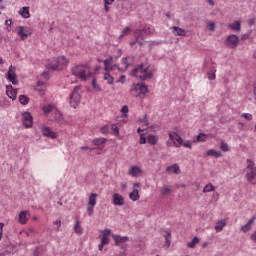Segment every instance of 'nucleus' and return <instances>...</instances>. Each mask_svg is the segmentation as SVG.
<instances>
[{
    "label": "nucleus",
    "mask_w": 256,
    "mask_h": 256,
    "mask_svg": "<svg viewBox=\"0 0 256 256\" xmlns=\"http://www.w3.org/2000/svg\"><path fill=\"white\" fill-rule=\"evenodd\" d=\"M132 76L136 77V79H140V81H147L149 79H153V72L149 65L139 64L134 68Z\"/></svg>",
    "instance_id": "obj_1"
},
{
    "label": "nucleus",
    "mask_w": 256,
    "mask_h": 256,
    "mask_svg": "<svg viewBox=\"0 0 256 256\" xmlns=\"http://www.w3.org/2000/svg\"><path fill=\"white\" fill-rule=\"evenodd\" d=\"M72 75L78 77L81 81H87L91 78V69L83 64L77 65L72 68Z\"/></svg>",
    "instance_id": "obj_2"
},
{
    "label": "nucleus",
    "mask_w": 256,
    "mask_h": 256,
    "mask_svg": "<svg viewBox=\"0 0 256 256\" xmlns=\"http://www.w3.org/2000/svg\"><path fill=\"white\" fill-rule=\"evenodd\" d=\"M67 65H69V60H67L65 56H60L47 63L46 69H48V71H61V69L67 67Z\"/></svg>",
    "instance_id": "obj_3"
},
{
    "label": "nucleus",
    "mask_w": 256,
    "mask_h": 256,
    "mask_svg": "<svg viewBox=\"0 0 256 256\" xmlns=\"http://www.w3.org/2000/svg\"><path fill=\"white\" fill-rule=\"evenodd\" d=\"M133 97H139V99H145V95L149 93V88L144 83L133 84L131 88Z\"/></svg>",
    "instance_id": "obj_4"
},
{
    "label": "nucleus",
    "mask_w": 256,
    "mask_h": 256,
    "mask_svg": "<svg viewBox=\"0 0 256 256\" xmlns=\"http://www.w3.org/2000/svg\"><path fill=\"white\" fill-rule=\"evenodd\" d=\"M81 86H75L72 93L70 94V105L73 109H77L79 103L81 102V95H79V91Z\"/></svg>",
    "instance_id": "obj_5"
},
{
    "label": "nucleus",
    "mask_w": 256,
    "mask_h": 256,
    "mask_svg": "<svg viewBox=\"0 0 256 256\" xmlns=\"http://www.w3.org/2000/svg\"><path fill=\"white\" fill-rule=\"evenodd\" d=\"M16 33L22 41H25V39H27V37H31V35H32L31 30H29V28H27L25 26H18L16 28Z\"/></svg>",
    "instance_id": "obj_6"
},
{
    "label": "nucleus",
    "mask_w": 256,
    "mask_h": 256,
    "mask_svg": "<svg viewBox=\"0 0 256 256\" xmlns=\"http://www.w3.org/2000/svg\"><path fill=\"white\" fill-rule=\"evenodd\" d=\"M239 45V36L231 34L226 38V46L235 49Z\"/></svg>",
    "instance_id": "obj_7"
},
{
    "label": "nucleus",
    "mask_w": 256,
    "mask_h": 256,
    "mask_svg": "<svg viewBox=\"0 0 256 256\" xmlns=\"http://www.w3.org/2000/svg\"><path fill=\"white\" fill-rule=\"evenodd\" d=\"M7 79L12 83V85H18L19 80H17V74L15 73V67L11 65L9 67L8 73H7Z\"/></svg>",
    "instance_id": "obj_8"
},
{
    "label": "nucleus",
    "mask_w": 256,
    "mask_h": 256,
    "mask_svg": "<svg viewBox=\"0 0 256 256\" xmlns=\"http://www.w3.org/2000/svg\"><path fill=\"white\" fill-rule=\"evenodd\" d=\"M22 121L26 129L33 127V116L29 112H24L22 114Z\"/></svg>",
    "instance_id": "obj_9"
},
{
    "label": "nucleus",
    "mask_w": 256,
    "mask_h": 256,
    "mask_svg": "<svg viewBox=\"0 0 256 256\" xmlns=\"http://www.w3.org/2000/svg\"><path fill=\"white\" fill-rule=\"evenodd\" d=\"M149 33H151V30L147 27H144L142 29H136L134 31V37L135 39H145V37H147Z\"/></svg>",
    "instance_id": "obj_10"
},
{
    "label": "nucleus",
    "mask_w": 256,
    "mask_h": 256,
    "mask_svg": "<svg viewBox=\"0 0 256 256\" xmlns=\"http://www.w3.org/2000/svg\"><path fill=\"white\" fill-rule=\"evenodd\" d=\"M169 137L176 147L183 145V138L177 132H169Z\"/></svg>",
    "instance_id": "obj_11"
},
{
    "label": "nucleus",
    "mask_w": 256,
    "mask_h": 256,
    "mask_svg": "<svg viewBox=\"0 0 256 256\" xmlns=\"http://www.w3.org/2000/svg\"><path fill=\"white\" fill-rule=\"evenodd\" d=\"M112 203L118 207H123V205H125V197L119 193H114L112 196Z\"/></svg>",
    "instance_id": "obj_12"
},
{
    "label": "nucleus",
    "mask_w": 256,
    "mask_h": 256,
    "mask_svg": "<svg viewBox=\"0 0 256 256\" xmlns=\"http://www.w3.org/2000/svg\"><path fill=\"white\" fill-rule=\"evenodd\" d=\"M112 237L115 241V245L117 247L127 243V241H129V238L127 236H119L117 234H112Z\"/></svg>",
    "instance_id": "obj_13"
},
{
    "label": "nucleus",
    "mask_w": 256,
    "mask_h": 256,
    "mask_svg": "<svg viewBox=\"0 0 256 256\" xmlns=\"http://www.w3.org/2000/svg\"><path fill=\"white\" fill-rule=\"evenodd\" d=\"M42 135H44V137H48L49 139H57V134L47 126L42 127Z\"/></svg>",
    "instance_id": "obj_14"
},
{
    "label": "nucleus",
    "mask_w": 256,
    "mask_h": 256,
    "mask_svg": "<svg viewBox=\"0 0 256 256\" xmlns=\"http://www.w3.org/2000/svg\"><path fill=\"white\" fill-rule=\"evenodd\" d=\"M6 95L9 97V99H12V101L17 99V90L13 89V85L6 86Z\"/></svg>",
    "instance_id": "obj_15"
},
{
    "label": "nucleus",
    "mask_w": 256,
    "mask_h": 256,
    "mask_svg": "<svg viewBox=\"0 0 256 256\" xmlns=\"http://www.w3.org/2000/svg\"><path fill=\"white\" fill-rule=\"evenodd\" d=\"M246 178L248 183H251L252 185H256V167L252 168V170L247 172Z\"/></svg>",
    "instance_id": "obj_16"
},
{
    "label": "nucleus",
    "mask_w": 256,
    "mask_h": 256,
    "mask_svg": "<svg viewBox=\"0 0 256 256\" xmlns=\"http://www.w3.org/2000/svg\"><path fill=\"white\" fill-rule=\"evenodd\" d=\"M129 175H131V177H139L141 175V173H143V170H141L140 167L138 166H132L129 169Z\"/></svg>",
    "instance_id": "obj_17"
},
{
    "label": "nucleus",
    "mask_w": 256,
    "mask_h": 256,
    "mask_svg": "<svg viewBox=\"0 0 256 256\" xmlns=\"http://www.w3.org/2000/svg\"><path fill=\"white\" fill-rule=\"evenodd\" d=\"M162 235L165 238L164 247H166V249H169V247L171 246V232L165 230L162 232Z\"/></svg>",
    "instance_id": "obj_18"
},
{
    "label": "nucleus",
    "mask_w": 256,
    "mask_h": 256,
    "mask_svg": "<svg viewBox=\"0 0 256 256\" xmlns=\"http://www.w3.org/2000/svg\"><path fill=\"white\" fill-rule=\"evenodd\" d=\"M255 219V217H252L247 224L241 227V231H243V233H249V231H251V227H253V223H255Z\"/></svg>",
    "instance_id": "obj_19"
},
{
    "label": "nucleus",
    "mask_w": 256,
    "mask_h": 256,
    "mask_svg": "<svg viewBox=\"0 0 256 256\" xmlns=\"http://www.w3.org/2000/svg\"><path fill=\"white\" fill-rule=\"evenodd\" d=\"M172 29H173L172 32L174 35H176L178 37H185V35H186L185 29H183L179 26H174V27H172Z\"/></svg>",
    "instance_id": "obj_20"
},
{
    "label": "nucleus",
    "mask_w": 256,
    "mask_h": 256,
    "mask_svg": "<svg viewBox=\"0 0 256 256\" xmlns=\"http://www.w3.org/2000/svg\"><path fill=\"white\" fill-rule=\"evenodd\" d=\"M167 173H174L175 175H179V173H181V170L179 169V165L174 164L171 166H168L166 168Z\"/></svg>",
    "instance_id": "obj_21"
},
{
    "label": "nucleus",
    "mask_w": 256,
    "mask_h": 256,
    "mask_svg": "<svg viewBox=\"0 0 256 256\" xmlns=\"http://www.w3.org/2000/svg\"><path fill=\"white\" fill-rule=\"evenodd\" d=\"M207 157H216V159H219V157H223V153L215 150V149H210L206 152Z\"/></svg>",
    "instance_id": "obj_22"
},
{
    "label": "nucleus",
    "mask_w": 256,
    "mask_h": 256,
    "mask_svg": "<svg viewBox=\"0 0 256 256\" xmlns=\"http://www.w3.org/2000/svg\"><path fill=\"white\" fill-rule=\"evenodd\" d=\"M19 15H21L23 19H29V17H31V14L29 13V7H22L19 11Z\"/></svg>",
    "instance_id": "obj_23"
},
{
    "label": "nucleus",
    "mask_w": 256,
    "mask_h": 256,
    "mask_svg": "<svg viewBox=\"0 0 256 256\" xmlns=\"http://www.w3.org/2000/svg\"><path fill=\"white\" fill-rule=\"evenodd\" d=\"M95 205H97V194L96 193H92L89 196L88 206L95 207Z\"/></svg>",
    "instance_id": "obj_24"
},
{
    "label": "nucleus",
    "mask_w": 256,
    "mask_h": 256,
    "mask_svg": "<svg viewBox=\"0 0 256 256\" xmlns=\"http://www.w3.org/2000/svg\"><path fill=\"white\" fill-rule=\"evenodd\" d=\"M147 143H149V145H157V142L159 141L157 139V136L153 135V134H149L147 137Z\"/></svg>",
    "instance_id": "obj_25"
},
{
    "label": "nucleus",
    "mask_w": 256,
    "mask_h": 256,
    "mask_svg": "<svg viewBox=\"0 0 256 256\" xmlns=\"http://www.w3.org/2000/svg\"><path fill=\"white\" fill-rule=\"evenodd\" d=\"M27 213H29L28 211H22L19 214V223H21V225H25L27 223Z\"/></svg>",
    "instance_id": "obj_26"
},
{
    "label": "nucleus",
    "mask_w": 256,
    "mask_h": 256,
    "mask_svg": "<svg viewBox=\"0 0 256 256\" xmlns=\"http://www.w3.org/2000/svg\"><path fill=\"white\" fill-rule=\"evenodd\" d=\"M129 197L131 199V201H139L140 196H139V190L138 189H134L130 194Z\"/></svg>",
    "instance_id": "obj_27"
},
{
    "label": "nucleus",
    "mask_w": 256,
    "mask_h": 256,
    "mask_svg": "<svg viewBox=\"0 0 256 256\" xmlns=\"http://www.w3.org/2000/svg\"><path fill=\"white\" fill-rule=\"evenodd\" d=\"M199 243V237L195 236L191 242L187 243V247H189V249H195V246Z\"/></svg>",
    "instance_id": "obj_28"
},
{
    "label": "nucleus",
    "mask_w": 256,
    "mask_h": 256,
    "mask_svg": "<svg viewBox=\"0 0 256 256\" xmlns=\"http://www.w3.org/2000/svg\"><path fill=\"white\" fill-rule=\"evenodd\" d=\"M29 97L27 95H20L19 96V103H21V105H29Z\"/></svg>",
    "instance_id": "obj_29"
},
{
    "label": "nucleus",
    "mask_w": 256,
    "mask_h": 256,
    "mask_svg": "<svg viewBox=\"0 0 256 256\" xmlns=\"http://www.w3.org/2000/svg\"><path fill=\"white\" fill-rule=\"evenodd\" d=\"M229 27L234 31H241V22L235 21L234 23L229 24Z\"/></svg>",
    "instance_id": "obj_30"
},
{
    "label": "nucleus",
    "mask_w": 256,
    "mask_h": 256,
    "mask_svg": "<svg viewBox=\"0 0 256 256\" xmlns=\"http://www.w3.org/2000/svg\"><path fill=\"white\" fill-rule=\"evenodd\" d=\"M113 59H114V56H110L108 59H105L103 61L104 63V66H105V71H109V65H111L113 63Z\"/></svg>",
    "instance_id": "obj_31"
},
{
    "label": "nucleus",
    "mask_w": 256,
    "mask_h": 256,
    "mask_svg": "<svg viewBox=\"0 0 256 256\" xmlns=\"http://www.w3.org/2000/svg\"><path fill=\"white\" fill-rule=\"evenodd\" d=\"M81 222H79V220L76 221V225L74 226V231L75 233H77L78 235H82L83 234V228L81 227Z\"/></svg>",
    "instance_id": "obj_32"
},
{
    "label": "nucleus",
    "mask_w": 256,
    "mask_h": 256,
    "mask_svg": "<svg viewBox=\"0 0 256 256\" xmlns=\"http://www.w3.org/2000/svg\"><path fill=\"white\" fill-rule=\"evenodd\" d=\"M225 225H227L225 220L218 221L215 225L216 231H223V227H225Z\"/></svg>",
    "instance_id": "obj_33"
},
{
    "label": "nucleus",
    "mask_w": 256,
    "mask_h": 256,
    "mask_svg": "<svg viewBox=\"0 0 256 256\" xmlns=\"http://www.w3.org/2000/svg\"><path fill=\"white\" fill-rule=\"evenodd\" d=\"M55 121L59 123L60 125L65 124V119L63 118V114L61 112H58L55 116Z\"/></svg>",
    "instance_id": "obj_34"
},
{
    "label": "nucleus",
    "mask_w": 256,
    "mask_h": 256,
    "mask_svg": "<svg viewBox=\"0 0 256 256\" xmlns=\"http://www.w3.org/2000/svg\"><path fill=\"white\" fill-rule=\"evenodd\" d=\"M104 80L107 81L108 85H113L115 78L111 76L109 73H105Z\"/></svg>",
    "instance_id": "obj_35"
},
{
    "label": "nucleus",
    "mask_w": 256,
    "mask_h": 256,
    "mask_svg": "<svg viewBox=\"0 0 256 256\" xmlns=\"http://www.w3.org/2000/svg\"><path fill=\"white\" fill-rule=\"evenodd\" d=\"M105 141H107V139H105V138H96L93 140V143H94V145L99 147V145H103L105 143Z\"/></svg>",
    "instance_id": "obj_36"
},
{
    "label": "nucleus",
    "mask_w": 256,
    "mask_h": 256,
    "mask_svg": "<svg viewBox=\"0 0 256 256\" xmlns=\"http://www.w3.org/2000/svg\"><path fill=\"white\" fill-rule=\"evenodd\" d=\"M204 141H207V134H205V133H200V134L197 136V142H198V143H203Z\"/></svg>",
    "instance_id": "obj_37"
},
{
    "label": "nucleus",
    "mask_w": 256,
    "mask_h": 256,
    "mask_svg": "<svg viewBox=\"0 0 256 256\" xmlns=\"http://www.w3.org/2000/svg\"><path fill=\"white\" fill-rule=\"evenodd\" d=\"M214 189L215 187L213 186V184H207L203 189V193H211V191H213Z\"/></svg>",
    "instance_id": "obj_38"
},
{
    "label": "nucleus",
    "mask_w": 256,
    "mask_h": 256,
    "mask_svg": "<svg viewBox=\"0 0 256 256\" xmlns=\"http://www.w3.org/2000/svg\"><path fill=\"white\" fill-rule=\"evenodd\" d=\"M92 87H93L94 91H99V92L103 91V89H101V87H99L97 85V79H95V78H93V80H92Z\"/></svg>",
    "instance_id": "obj_39"
},
{
    "label": "nucleus",
    "mask_w": 256,
    "mask_h": 256,
    "mask_svg": "<svg viewBox=\"0 0 256 256\" xmlns=\"http://www.w3.org/2000/svg\"><path fill=\"white\" fill-rule=\"evenodd\" d=\"M215 73H217V70H212L207 73L208 79L210 81H215V79H216Z\"/></svg>",
    "instance_id": "obj_40"
},
{
    "label": "nucleus",
    "mask_w": 256,
    "mask_h": 256,
    "mask_svg": "<svg viewBox=\"0 0 256 256\" xmlns=\"http://www.w3.org/2000/svg\"><path fill=\"white\" fill-rule=\"evenodd\" d=\"M247 169H250V171H253L255 169V162L251 159H247Z\"/></svg>",
    "instance_id": "obj_41"
},
{
    "label": "nucleus",
    "mask_w": 256,
    "mask_h": 256,
    "mask_svg": "<svg viewBox=\"0 0 256 256\" xmlns=\"http://www.w3.org/2000/svg\"><path fill=\"white\" fill-rule=\"evenodd\" d=\"M220 149L221 151L227 152L229 151V144H227L226 142L222 141L220 144Z\"/></svg>",
    "instance_id": "obj_42"
},
{
    "label": "nucleus",
    "mask_w": 256,
    "mask_h": 256,
    "mask_svg": "<svg viewBox=\"0 0 256 256\" xmlns=\"http://www.w3.org/2000/svg\"><path fill=\"white\" fill-rule=\"evenodd\" d=\"M111 129H112L113 135H115L116 137L119 136V127H117L115 124H112Z\"/></svg>",
    "instance_id": "obj_43"
},
{
    "label": "nucleus",
    "mask_w": 256,
    "mask_h": 256,
    "mask_svg": "<svg viewBox=\"0 0 256 256\" xmlns=\"http://www.w3.org/2000/svg\"><path fill=\"white\" fill-rule=\"evenodd\" d=\"M121 113H123L122 117H127V113H129V106L124 105V106L121 108Z\"/></svg>",
    "instance_id": "obj_44"
},
{
    "label": "nucleus",
    "mask_w": 256,
    "mask_h": 256,
    "mask_svg": "<svg viewBox=\"0 0 256 256\" xmlns=\"http://www.w3.org/2000/svg\"><path fill=\"white\" fill-rule=\"evenodd\" d=\"M241 117L246 119V121H251L253 119V115H251V113H243L241 114Z\"/></svg>",
    "instance_id": "obj_45"
},
{
    "label": "nucleus",
    "mask_w": 256,
    "mask_h": 256,
    "mask_svg": "<svg viewBox=\"0 0 256 256\" xmlns=\"http://www.w3.org/2000/svg\"><path fill=\"white\" fill-rule=\"evenodd\" d=\"M129 59H131V57H126L123 59V65H125V69H129V66L131 65V63H129Z\"/></svg>",
    "instance_id": "obj_46"
},
{
    "label": "nucleus",
    "mask_w": 256,
    "mask_h": 256,
    "mask_svg": "<svg viewBox=\"0 0 256 256\" xmlns=\"http://www.w3.org/2000/svg\"><path fill=\"white\" fill-rule=\"evenodd\" d=\"M102 245H109V237H101V242Z\"/></svg>",
    "instance_id": "obj_47"
},
{
    "label": "nucleus",
    "mask_w": 256,
    "mask_h": 256,
    "mask_svg": "<svg viewBox=\"0 0 256 256\" xmlns=\"http://www.w3.org/2000/svg\"><path fill=\"white\" fill-rule=\"evenodd\" d=\"M35 91H38V93H40V95H45V86H41L40 88L36 87Z\"/></svg>",
    "instance_id": "obj_48"
},
{
    "label": "nucleus",
    "mask_w": 256,
    "mask_h": 256,
    "mask_svg": "<svg viewBox=\"0 0 256 256\" xmlns=\"http://www.w3.org/2000/svg\"><path fill=\"white\" fill-rule=\"evenodd\" d=\"M94 206H89L87 207V213L89 215V217H93V213H94V209H93Z\"/></svg>",
    "instance_id": "obj_49"
},
{
    "label": "nucleus",
    "mask_w": 256,
    "mask_h": 256,
    "mask_svg": "<svg viewBox=\"0 0 256 256\" xmlns=\"http://www.w3.org/2000/svg\"><path fill=\"white\" fill-rule=\"evenodd\" d=\"M162 195H169V193H171V189L164 187L161 190Z\"/></svg>",
    "instance_id": "obj_50"
},
{
    "label": "nucleus",
    "mask_w": 256,
    "mask_h": 256,
    "mask_svg": "<svg viewBox=\"0 0 256 256\" xmlns=\"http://www.w3.org/2000/svg\"><path fill=\"white\" fill-rule=\"evenodd\" d=\"M43 111L47 115V113H51V111H53V106H46L43 108Z\"/></svg>",
    "instance_id": "obj_51"
},
{
    "label": "nucleus",
    "mask_w": 256,
    "mask_h": 256,
    "mask_svg": "<svg viewBox=\"0 0 256 256\" xmlns=\"http://www.w3.org/2000/svg\"><path fill=\"white\" fill-rule=\"evenodd\" d=\"M111 235V229L107 228L103 231L102 237H109Z\"/></svg>",
    "instance_id": "obj_52"
},
{
    "label": "nucleus",
    "mask_w": 256,
    "mask_h": 256,
    "mask_svg": "<svg viewBox=\"0 0 256 256\" xmlns=\"http://www.w3.org/2000/svg\"><path fill=\"white\" fill-rule=\"evenodd\" d=\"M131 32V27L127 26L122 30L123 35H127V33Z\"/></svg>",
    "instance_id": "obj_53"
},
{
    "label": "nucleus",
    "mask_w": 256,
    "mask_h": 256,
    "mask_svg": "<svg viewBox=\"0 0 256 256\" xmlns=\"http://www.w3.org/2000/svg\"><path fill=\"white\" fill-rule=\"evenodd\" d=\"M147 143V138L145 136L141 135L140 136V145H145Z\"/></svg>",
    "instance_id": "obj_54"
},
{
    "label": "nucleus",
    "mask_w": 256,
    "mask_h": 256,
    "mask_svg": "<svg viewBox=\"0 0 256 256\" xmlns=\"http://www.w3.org/2000/svg\"><path fill=\"white\" fill-rule=\"evenodd\" d=\"M209 31H215V24L214 22H209L208 23Z\"/></svg>",
    "instance_id": "obj_55"
},
{
    "label": "nucleus",
    "mask_w": 256,
    "mask_h": 256,
    "mask_svg": "<svg viewBox=\"0 0 256 256\" xmlns=\"http://www.w3.org/2000/svg\"><path fill=\"white\" fill-rule=\"evenodd\" d=\"M9 253H11V251H9L8 249L1 250V251H0V256L9 255Z\"/></svg>",
    "instance_id": "obj_56"
},
{
    "label": "nucleus",
    "mask_w": 256,
    "mask_h": 256,
    "mask_svg": "<svg viewBox=\"0 0 256 256\" xmlns=\"http://www.w3.org/2000/svg\"><path fill=\"white\" fill-rule=\"evenodd\" d=\"M101 131L104 135H107V133H109V128H107V126H104L101 128Z\"/></svg>",
    "instance_id": "obj_57"
},
{
    "label": "nucleus",
    "mask_w": 256,
    "mask_h": 256,
    "mask_svg": "<svg viewBox=\"0 0 256 256\" xmlns=\"http://www.w3.org/2000/svg\"><path fill=\"white\" fill-rule=\"evenodd\" d=\"M181 145H183V147H188V149H191V142H183V140H182Z\"/></svg>",
    "instance_id": "obj_58"
},
{
    "label": "nucleus",
    "mask_w": 256,
    "mask_h": 256,
    "mask_svg": "<svg viewBox=\"0 0 256 256\" xmlns=\"http://www.w3.org/2000/svg\"><path fill=\"white\" fill-rule=\"evenodd\" d=\"M42 77L45 78L46 81H49V72H43Z\"/></svg>",
    "instance_id": "obj_59"
},
{
    "label": "nucleus",
    "mask_w": 256,
    "mask_h": 256,
    "mask_svg": "<svg viewBox=\"0 0 256 256\" xmlns=\"http://www.w3.org/2000/svg\"><path fill=\"white\" fill-rule=\"evenodd\" d=\"M140 123H146L149 126V122H147V114H145L144 118L140 120Z\"/></svg>",
    "instance_id": "obj_60"
},
{
    "label": "nucleus",
    "mask_w": 256,
    "mask_h": 256,
    "mask_svg": "<svg viewBox=\"0 0 256 256\" xmlns=\"http://www.w3.org/2000/svg\"><path fill=\"white\" fill-rule=\"evenodd\" d=\"M54 225H57V230L61 227V220L54 221Z\"/></svg>",
    "instance_id": "obj_61"
},
{
    "label": "nucleus",
    "mask_w": 256,
    "mask_h": 256,
    "mask_svg": "<svg viewBox=\"0 0 256 256\" xmlns=\"http://www.w3.org/2000/svg\"><path fill=\"white\" fill-rule=\"evenodd\" d=\"M36 87H38V88H40V87H45V82H43V81H38Z\"/></svg>",
    "instance_id": "obj_62"
},
{
    "label": "nucleus",
    "mask_w": 256,
    "mask_h": 256,
    "mask_svg": "<svg viewBox=\"0 0 256 256\" xmlns=\"http://www.w3.org/2000/svg\"><path fill=\"white\" fill-rule=\"evenodd\" d=\"M117 83H125V75H122L120 79L117 80Z\"/></svg>",
    "instance_id": "obj_63"
},
{
    "label": "nucleus",
    "mask_w": 256,
    "mask_h": 256,
    "mask_svg": "<svg viewBox=\"0 0 256 256\" xmlns=\"http://www.w3.org/2000/svg\"><path fill=\"white\" fill-rule=\"evenodd\" d=\"M249 37H250L249 33H246V34L242 35V40H247V39H249Z\"/></svg>",
    "instance_id": "obj_64"
}]
</instances>
